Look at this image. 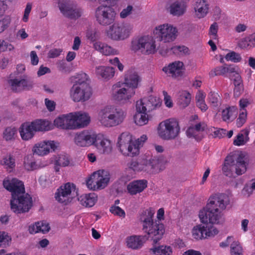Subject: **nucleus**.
Here are the masks:
<instances>
[{"mask_svg": "<svg viewBox=\"0 0 255 255\" xmlns=\"http://www.w3.org/2000/svg\"><path fill=\"white\" fill-rule=\"evenodd\" d=\"M235 71L236 66L235 65L225 64L212 69L209 72V75L211 78L217 76H225L227 74L234 73Z\"/></svg>", "mask_w": 255, "mask_h": 255, "instance_id": "bb28decb", "label": "nucleus"}, {"mask_svg": "<svg viewBox=\"0 0 255 255\" xmlns=\"http://www.w3.org/2000/svg\"><path fill=\"white\" fill-rule=\"evenodd\" d=\"M69 160L67 155L60 154L55 161V165L61 166H66L69 164Z\"/></svg>", "mask_w": 255, "mask_h": 255, "instance_id": "864d4df0", "label": "nucleus"}, {"mask_svg": "<svg viewBox=\"0 0 255 255\" xmlns=\"http://www.w3.org/2000/svg\"><path fill=\"white\" fill-rule=\"evenodd\" d=\"M3 186L6 189L11 193V199H14L25 193L23 183L16 179L3 181Z\"/></svg>", "mask_w": 255, "mask_h": 255, "instance_id": "f3484780", "label": "nucleus"}, {"mask_svg": "<svg viewBox=\"0 0 255 255\" xmlns=\"http://www.w3.org/2000/svg\"><path fill=\"white\" fill-rule=\"evenodd\" d=\"M8 83L13 91L18 92L22 91V86L21 85V79L19 80L17 78L10 79L8 81Z\"/></svg>", "mask_w": 255, "mask_h": 255, "instance_id": "49530a36", "label": "nucleus"}, {"mask_svg": "<svg viewBox=\"0 0 255 255\" xmlns=\"http://www.w3.org/2000/svg\"><path fill=\"white\" fill-rule=\"evenodd\" d=\"M139 81L138 75L132 70H128L125 75V84L128 88L134 90L137 87Z\"/></svg>", "mask_w": 255, "mask_h": 255, "instance_id": "c756f323", "label": "nucleus"}, {"mask_svg": "<svg viewBox=\"0 0 255 255\" xmlns=\"http://www.w3.org/2000/svg\"><path fill=\"white\" fill-rule=\"evenodd\" d=\"M58 6L62 14L69 18L76 19L82 15V10L81 8H74L66 0H60Z\"/></svg>", "mask_w": 255, "mask_h": 255, "instance_id": "6ab92c4d", "label": "nucleus"}, {"mask_svg": "<svg viewBox=\"0 0 255 255\" xmlns=\"http://www.w3.org/2000/svg\"><path fill=\"white\" fill-rule=\"evenodd\" d=\"M96 74L105 79L112 78L115 74V69L111 67L99 66L96 68Z\"/></svg>", "mask_w": 255, "mask_h": 255, "instance_id": "f704fd0d", "label": "nucleus"}, {"mask_svg": "<svg viewBox=\"0 0 255 255\" xmlns=\"http://www.w3.org/2000/svg\"><path fill=\"white\" fill-rule=\"evenodd\" d=\"M156 51V45L155 41L151 36H149L147 38V42L145 46V51L143 54H153Z\"/></svg>", "mask_w": 255, "mask_h": 255, "instance_id": "79ce46f5", "label": "nucleus"}, {"mask_svg": "<svg viewBox=\"0 0 255 255\" xmlns=\"http://www.w3.org/2000/svg\"><path fill=\"white\" fill-rule=\"evenodd\" d=\"M21 85L22 86V90H30L33 87L32 82L30 80H27L25 79H21Z\"/></svg>", "mask_w": 255, "mask_h": 255, "instance_id": "338daca9", "label": "nucleus"}, {"mask_svg": "<svg viewBox=\"0 0 255 255\" xmlns=\"http://www.w3.org/2000/svg\"><path fill=\"white\" fill-rule=\"evenodd\" d=\"M143 36L136 38L131 41V49L134 51H140L142 53Z\"/></svg>", "mask_w": 255, "mask_h": 255, "instance_id": "37998d69", "label": "nucleus"}, {"mask_svg": "<svg viewBox=\"0 0 255 255\" xmlns=\"http://www.w3.org/2000/svg\"><path fill=\"white\" fill-rule=\"evenodd\" d=\"M13 49L14 46L11 44L4 40H0V52L7 50L10 51Z\"/></svg>", "mask_w": 255, "mask_h": 255, "instance_id": "052dcab7", "label": "nucleus"}, {"mask_svg": "<svg viewBox=\"0 0 255 255\" xmlns=\"http://www.w3.org/2000/svg\"><path fill=\"white\" fill-rule=\"evenodd\" d=\"M113 98L119 102L125 103L127 102L135 94V91L133 89L128 88H122L119 89H116L117 88H120V84H117L113 86Z\"/></svg>", "mask_w": 255, "mask_h": 255, "instance_id": "a211bd4d", "label": "nucleus"}, {"mask_svg": "<svg viewBox=\"0 0 255 255\" xmlns=\"http://www.w3.org/2000/svg\"><path fill=\"white\" fill-rule=\"evenodd\" d=\"M150 238L149 235L131 236L127 238V246L129 248L136 250L142 247L144 243Z\"/></svg>", "mask_w": 255, "mask_h": 255, "instance_id": "a878e982", "label": "nucleus"}, {"mask_svg": "<svg viewBox=\"0 0 255 255\" xmlns=\"http://www.w3.org/2000/svg\"><path fill=\"white\" fill-rule=\"evenodd\" d=\"M154 32L158 35L161 41L169 42L176 38L177 30L175 27L167 24L156 27Z\"/></svg>", "mask_w": 255, "mask_h": 255, "instance_id": "2eb2a0df", "label": "nucleus"}, {"mask_svg": "<svg viewBox=\"0 0 255 255\" xmlns=\"http://www.w3.org/2000/svg\"><path fill=\"white\" fill-rule=\"evenodd\" d=\"M154 215V212L151 208L146 209L140 214L139 220L142 223L144 232L147 233L156 244L161 239L165 232L164 226L161 223L164 215L163 208H160L157 211V220H153Z\"/></svg>", "mask_w": 255, "mask_h": 255, "instance_id": "f03ea898", "label": "nucleus"}, {"mask_svg": "<svg viewBox=\"0 0 255 255\" xmlns=\"http://www.w3.org/2000/svg\"><path fill=\"white\" fill-rule=\"evenodd\" d=\"M110 212L114 215L119 217L125 218L126 217L125 211L119 206H111L110 208Z\"/></svg>", "mask_w": 255, "mask_h": 255, "instance_id": "5fc2aeb1", "label": "nucleus"}, {"mask_svg": "<svg viewBox=\"0 0 255 255\" xmlns=\"http://www.w3.org/2000/svg\"><path fill=\"white\" fill-rule=\"evenodd\" d=\"M207 128V125L204 122H199L194 126L189 127L186 130V134L188 137H193L199 141L203 137L200 132L204 131Z\"/></svg>", "mask_w": 255, "mask_h": 255, "instance_id": "b1692460", "label": "nucleus"}, {"mask_svg": "<svg viewBox=\"0 0 255 255\" xmlns=\"http://www.w3.org/2000/svg\"><path fill=\"white\" fill-rule=\"evenodd\" d=\"M191 100V94L187 91H182L180 93L177 102L181 108H185L189 106Z\"/></svg>", "mask_w": 255, "mask_h": 255, "instance_id": "e433bc0d", "label": "nucleus"}, {"mask_svg": "<svg viewBox=\"0 0 255 255\" xmlns=\"http://www.w3.org/2000/svg\"><path fill=\"white\" fill-rule=\"evenodd\" d=\"M1 163L9 172H11L15 167V159L10 155L3 157Z\"/></svg>", "mask_w": 255, "mask_h": 255, "instance_id": "ea45409f", "label": "nucleus"}, {"mask_svg": "<svg viewBox=\"0 0 255 255\" xmlns=\"http://www.w3.org/2000/svg\"><path fill=\"white\" fill-rule=\"evenodd\" d=\"M229 197L222 193L211 196L206 209L200 211L199 217L204 225H199L192 229V236L196 240L213 237L219 233L213 224L219 223L221 211L226 209L229 204Z\"/></svg>", "mask_w": 255, "mask_h": 255, "instance_id": "f257e3e1", "label": "nucleus"}, {"mask_svg": "<svg viewBox=\"0 0 255 255\" xmlns=\"http://www.w3.org/2000/svg\"><path fill=\"white\" fill-rule=\"evenodd\" d=\"M218 25L216 22L213 23L210 26L209 34L212 38L215 39L217 37Z\"/></svg>", "mask_w": 255, "mask_h": 255, "instance_id": "69168bd1", "label": "nucleus"}, {"mask_svg": "<svg viewBox=\"0 0 255 255\" xmlns=\"http://www.w3.org/2000/svg\"><path fill=\"white\" fill-rule=\"evenodd\" d=\"M50 229L49 223L46 221H39L29 226L28 231L31 234H35L37 233L45 234L48 233Z\"/></svg>", "mask_w": 255, "mask_h": 255, "instance_id": "2f4dec72", "label": "nucleus"}, {"mask_svg": "<svg viewBox=\"0 0 255 255\" xmlns=\"http://www.w3.org/2000/svg\"><path fill=\"white\" fill-rule=\"evenodd\" d=\"M184 64L180 61H175L163 68L162 70L169 76L177 78L183 75L184 73Z\"/></svg>", "mask_w": 255, "mask_h": 255, "instance_id": "5701e85b", "label": "nucleus"}, {"mask_svg": "<svg viewBox=\"0 0 255 255\" xmlns=\"http://www.w3.org/2000/svg\"><path fill=\"white\" fill-rule=\"evenodd\" d=\"M171 51L176 55H182L188 53L189 49L185 46H175L170 49Z\"/></svg>", "mask_w": 255, "mask_h": 255, "instance_id": "8fccbe9b", "label": "nucleus"}, {"mask_svg": "<svg viewBox=\"0 0 255 255\" xmlns=\"http://www.w3.org/2000/svg\"><path fill=\"white\" fill-rule=\"evenodd\" d=\"M24 168L29 171L34 170L36 169L37 165L35 161H25L24 162Z\"/></svg>", "mask_w": 255, "mask_h": 255, "instance_id": "774afa93", "label": "nucleus"}, {"mask_svg": "<svg viewBox=\"0 0 255 255\" xmlns=\"http://www.w3.org/2000/svg\"><path fill=\"white\" fill-rule=\"evenodd\" d=\"M133 10V6L131 5H128L126 8H124L120 12V17L122 18H125L128 16Z\"/></svg>", "mask_w": 255, "mask_h": 255, "instance_id": "0e129e2a", "label": "nucleus"}, {"mask_svg": "<svg viewBox=\"0 0 255 255\" xmlns=\"http://www.w3.org/2000/svg\"><path fill=\"white\" fill-rule=\"evenodd\" d=\"M150 251L155 255H171L172 249L170 246H160L158 247L153 248Z\"/></svg>", "mask_w": 255, "mask_h": 255, "instance_id": "58836bf2", "label": "nucleus"}, {"mask_svg": "<svg viewBox=\"0 0 255 255\" xmlns=\"http://www.w3.org/2000/svg\"><path fill=\"white\" fill-rule=\"evenodd\" d=\"M92 95V89L89 84H73L70 90V97L75 102H85Z\"/></svg>", "mask_w": 255, "mask_h": 255, "instance_id": "1a4fd4ad", "label": "nucleus"}, {"mask_svg": "<svg viewBox=\"0 0 255 255\" xmlns=\"http://www.w3.org/2000/svg\"><path fill=\"white\" fill-rule=\"evenodd\" d=\"M97 135L91 131L84 130L77 133L75 137V142L79 146L86 147L94 145Z\"/></svg>", "mask_w": 255, "mask_h": 255, "instance_id": "dca6fc26", "label": "nucleus"}, {"mask_svg": "<svg viewBox=\"0 0 255 255\" xmlns=\"http://www.w3.org/2000/svg\"><path fill=\"white\" fill-rule=\"evenodd\" d=\"M234 77V84L235 88L234 90V94L235 95H239L240 94V91L242 88V80L241 76L236 70L234 73H231Z\"/></svg>", "mask_w": 255, "mask_h": 255, "instance_id": "a19ab883", "label": "nucleus"}, {"mask_svg": "<svg viewBox=\"0 0 255 255\" xmlns=\"http://www.w3.org/2000/svg\"><path fill=\"white\" fill-rule=\"evenodd\" d=\"M94 46L95 49L105 55H116L118 54L117 50L114 49L112 47L100 42H96Z\"/></svg>", "mask_w": 255, "mask_h": 255, "instance_id": "c9c22d12", "label": "nucleus"}, {"mask_svg": "<svg viewBox=\"0 0 255 255\" xmlns=\"http://www.w3.org/2000/svg\"><path fill=\"white\" fill-rule=\"evenodd\" d=\"M131 29L123 24L115 23L110 26L106 30L107 36L114 40H124L127 38L130 32Z\"/></svg>", "mask_w": 255, "mask_h": 255, "instance_id": "f8f14e48", "label": "nucleus"}, {"mask_svg": "<svg viewBox=\"0 0 255 255\" xmlns=\"http://www.w3.org/2000/svg\"><path fill=\"white\" fill-rule=\"evenodd\" d=\"M147 112L142 111H137L134 116V121L136 125L142 126L147 124L148 122Z\"/></svg>", "mask_w": 255, "mask_h": 255, "instance_id": "4c0bfd02", "label": "nucleus"}, {"mask_svg": "<svg viewBox=\"0 0 255 255\" xmlns=\"http://www.w3.org/2000/svg\"><path fill=\"white\" fill-rule=\"evenodd\" d=\"M116 15V13L114 9L107 5H100L95 10L96 20L102 26H108L113 23Z\"/></svg>", "mask_w": 255, "mask_h": 255, "instance_id": "6e6552de", "label": "nucleus"}, {"mask_svg": "<svg viewBox=\"0 0 255 255\" xmlns=\"http://www.w3.org/2000/svg\"><path fill=\"white\" fill-rule=\"evenodd\" d=\"M180 128L178 122L175 119H169L159 123L157 128L159 136L164 140L176 138L179 135Z\"/></svg>", "mask_w": 255, "mask_h": 255, "instance_id": "423d86ee", "label": "nucleus"}, {"mask_svg": "<svg viewBox=\"0 0 255 255\" xmlns=\"http://www.w3.org/2000/svg\"><path fill=\"white\" fill-rule=\"evenodd\" d=\"M11 239L8 234L4 231H0V247L5 248L9 245Z\"/></svg>", "mask_w": 255, "mask_h": 255, "instance_id": "de8ad7c7", "label": "nucleus"}, {"mask_svg": "<svg viewBox=\"0 0 255 255\" xmlns=\"http://www.w3.org/2000/svg\"><path fill=\"white\" fill-rule=\"evenodd\" d=\"M111 175L110 172L104 169L94 172L87 181V187L94 191L103 189L108 184Z\"/></svg>", "mask_w": 255, "mask_h": 255, "instance_id": "0eeeda50", "label": "nucleus"}, {"mask_svg": "<svg viewBox=\"0 0 255 255\" xmlns=\"http://www.w3.org/2000/svg\"><path fill=\"white\" fill-rule=\"evenodd\" d=\"M73 119L76 129L87 126L90 121L89 115L81 112L73 113Z\"/></svg>", "mask_w": 255, "mask_h": 255, "instance_id": "473e14b6", "label": "nucleus"}, {"mask_svg": "<svg viewBox=\"0 0 255 255\" xmlns=\"http://www.w3.org/2000/svg\"><path fill=\"white\" fill-rule=\"evenodd\" d=\"M15 133L16 129L15 128L8 127L5 129L3 132V137L6 140H10L13 138Z\"/></svg>", "mask_w": 255, "mask_h": 255, "instance_id": "680f3d73", "label": "nucleus"}, {"mask_svg": "<svg viewBox=\"0 0 255 255\" xmlns=\"http://www.w3.org/2000/svg\"><path fill=\"white\" fill-rule=\"evenodd\" d=\"M54 124L57 127L63 129H76L73 119V113L59 116L54 120Z\"/></svg>", "mask_w": 255, "mask_h": 255, "instance_id": "aec40b11", "label": "nucleus"}, {"mask_svg": "<svg viewBox=\"0 0 255 255\" xmlns=\"http://www.w3.org/2000/svg\"><path fill=\"white\" fill-rule=\"evenodd\" d=\"M231 255H243V249L238 242H233L231 244Z\"/></svg>", "mask_w": 255, "mask_h": 255, "instance_id": "09e8293b", "label": "nucleus"}, {"mask_svg": "<svg viewBox=\"0 0 255 255\" xmlns=\"http://www.w3.org/2000/svg\"><path fill=\"white\" fill-rule=\"evenodd\" d=\"M142 171L147 172H157L162 169V162L161 159L154 157L141 160Z\"/></svg>", "mask_w": 255, "mask_h": 255, "instance_id": "412c9836", "label": "nucleus"}, {"mask_svg": "<svg viewBox=\"0 0 255 255\" xmlns=\"http://www.w3.org/2000/svg\"><path fill=\"white\" fill-rule=\"evenodd\" d=\"M248 163L245 160V156L243 153L237 157L228 155L224 161L222 170L223 174L229 177H235L236 175L243 174L247 171Z\"/></svg>", "mask_w": 255, "mask_h": 255, "instance_id": "20e7f679", "label": "nucleus"}, {"mask_svg": "<svg viewBox=\"0 0 255 255\" xmlns=\"http://www.w3.org/2000/svg\"><path fill=\"white\" fill-rule=\"evenodd\" d=\"M209 102L213 107H217L220 105V97L217 93L210 92L208 95Z\"/></svg>", "mask_w": 255, "mask_h": 255, "instance_id": "a18cd8bd", "label": "nucleus"}, {"mask_svg": "<svg viewBox=\"0 0 255 255\" xmlns=\"http://www.w3.org/2000/svg\"><path fill=\"white\" fill-rule=\"evenodd\" d=\"M161 105L160 99L156 97L150 96L144 97L136 102L137 111L150 112L159 108Z\"/></svg>", "mask_w": 255, "mask_h": 255, "instance_id": "ddd939ff", "label": "nucleus"}, {"mask_svg": "<svg viewBox=\"0 0 255 255\" xmlns=\"http://www.w3.org/2000/svg\"><path fill=\"white\" fill-rule=\"evenodd\" d=\"M234 108L228 107L223 110L222 112V118L224 121L229 122L233 116Z\"/></svg>", "mask_w": 255, "mask_h": 255, "instance_id": "603ef678", "label": "nucleus"}, {"mask_svg": "<svg viewBox=\"0 0 255 255\" xmlns=\"http://www.w3.org/2000/svg\"><path fill=\"white\" fill-rule=\"evenodd\" d=\"M147 186V181L145 179L134 180L127 186L128 193L131 195H136L142 192Z\"/></svg>", "mask_w": 255, "mask_h": 255, "instance_id": "cd10ccee", "label": "nucleus"}, {"mask_svg": "<svg viewBox=\"0 0 255 255\" xmlns=\"http://www.w3.org/2000/svg\"><path fill=\"white\" fill-rule=\"evenodd\" d=\"M247 117V110L241 111L239 117L237 119V126L241 127L246 122Z\"/></svg>", "mask_w": 255, "mask_h": 255, "instance_id": "13d9d810", "label": "nucleus"}, {"mask_svg": "<svg viewBox=\"0 0 255 255\" xmlns=\"http://www.w3.org/2000/svg\"><path fill=\"white\" fill-rule=\"evenodd\" d=\"M32 9V3L30 2H28L26 4V7L24 9V14L22 18V20L26 22L28 20V17L29 13Z\"/></svg>", "mask_w": 255, "mask_h": 255, "instance_id": "e2e57ef3", "label": "nucleus"}, {"mask_svg": "<svg viewBox=\"0 0 255 255\" xmlns=\"http://www.w3.org/2000/svg\"><path fill=\"white\" fill-rule=\"evenodd\" d=\"M187 5L183 0H177L173 2L169 8L170 13L174 16H180L184 14Z\"/></svg>", "mask_w": 255, "mask_h": 255, "instance_id": "c85d7f7f", "label": "nucleus"}, {"mask_svg": "<svg viewBox=\"0 0 255 255\" xmlns=\"http://www.w3.org/2000/svg\"><path fill=\"white\" fill-rule=\"evenodd\" d=\"M88 78V76L86 73L83 72L79 73L75 77L76 80L74 84H88L87 83Z\"/></svg>", "mask_w": 255, "mask_h": 255, "instance_id": "bf43d9fd", "label": "nucleus"}, {"mask_svg": "<svg viewBox=\"0 0 255 255\" xmlns=\"http://www.w3.org/2000/svg\"><path fill=\"white\" fill-rule=\"evenodd\" d=\"M94 145L101 153L109 154L112 151V146L110 140L105 138L102 134H98L94 143Z\"/></svg>", "mask_w": 255, "mask_h": 255, "instance_id": "393cba45", "label": "nucleus"}, {"mask_svg": "<svg viewBox=\"0 0 255 255\" xmlns=\"http://www.w3.org/2000/svg\"><path fill=\"white\" fill-rule=\"evenodd\" d=\"M32 205V198L28 194L24 193L10 200L11 209L17 214L28 212Z\"/></svg>", "mask_w": 255, "mask_h": 255, "instance_id": "9b49d317", "label": "nucleus"}, {"mask_svg": "<svg viewBox=\"0 0 255 255\" xmlns=\"http://www.w3.org/2000/svg\"><path fill=\"white\" fill-rule=\"evenodd\" d=\"M225 58L227 61H230L235 63L239 62L242 60L240 54L235 51H230L226 55Z\"/></svg>", "mask_w": 255, "mask_h": 255, "instance_id": "3c124183", "label": "nucleus"}, {"mask_svg": "<svg viewBox=\"0 0 255 255\" xmlns=\"http://www.w3.org/2000/svg\"><path fill=\"white\" fill-rule=\"evenodd\" d=\"M80 203L85 207H93L97 201V196L95 193L82 195L78 198Z\"/></svg>", "mask_w": 255, "mask_h": 255, "instance_id": "72a5a7b5", "label": "nucleus"}, {"mask_svg": "<svg viewBox=\"0 0 255 255\" xmlns=\"http://www.w3.org/2000/svg\"><path fill=\"white\" fill-rule=\"evenodd\" d=\"M51 124L45 120H35L31 122H25L21 124L19 132L22 140L31 139L37 131H48L50 129Z\"/></svg>", "mask_w": 255, "mask_h": 255, "instance_id": "39448f33", "label": "nucleus"}, {"mask_svg": "<svg viewBox=\"0 0 255 255\" xmlns=\"http://www.w3.org/2000/svg\"><path fill=\"white\" fill-rule=\"evenodd\" d=\"M76 190L75 185L69 182L61 185L57 189L55 198L59 203L67 204L71 201L72 192Z\"/></svg>", "mask_w": 255, "mask_h": 255, "instance_id": "4468645a", "label": "nucleus"}, {"mask_svg": "<svg viewBox=\"0 0 255 255\" xmlns=\"http://www.w3.org/2000/svg\"><path fill=\"white\" fill-rule=\"evenodd\" d=\"M249 131H245V134L246 138L245 139V135L243 133H239L236 137L234 140V144L237 146H241L244 145L249 139L248 137Z\"/></svg>", "mask_w": 255, "mask_h": 255, "instance_id": "c03bdc74", "label": "nucleus"}, {"mask_svg": "<svg viewBox=\"0 0 255 255\" xmlns=\"http://www.w3.org/2000/svg\"><path fill=\"white\" fill-rule=\"evenodd\" d=\"M129 169L128 171L130 172L131 170L133 171H141L143 170V168H142V163L141 161L140 162H138L136 161H131L128 166Z\"/></svg>", "mask_w": 255, "mask_h": 255, "instance_id": "4d7b16f0", "label": "nucleus"}, {"mask_svg": "<svg viewBox=\"0 0 255 255\" xmlns=\"http://www.w3.org/2000/svg\"><path fill=\"white\" fill-rule=\"evenodd\" d=\"M10 22L11 19L9 16H5L0 19V33L9 27Z\"/></svg>", "mask_w": 255, "mask_h": 255, "instance_id": "6e6d98bb", "label": "nucleus"}, {"mask_svg": "<svg viewBox=\"0 0 255 255\" xmlns=\"http://www.w3.org/2000/svg\"><path fill=\"white\" fill-rule=\"evenodd\" d=\"M118 147L125 155L134 156L138 154L137 145H134L131 136L127 133H122L119 137Z\"/></svg>", "mask_w": 255, "mask_h": 255, "instance_id": "9d476101", "label": "nucleus"}, {"mask_svg": "<svg viewBox=\"0 0 255 255\" xmlns=\"http://www.w3.org/2000/svg\"><path fill=\"white\" fill-rule=\"evenodd\" d=\"M127 116V112L123 109L113 106H107L98 112V120L101 125L112 128L121 124Z\"/></svg>", "mask_w": 255, "mask_h": 255, "instance_id": "7ed1b4c3", "label": "nucleus"}, {"mask_svg": "<svg viewBox=\"0 0 255 255\" xmlns=\"http://www.w3.org/2000/svg\"><path fill=\"white\" fill-rule=\"evenodd\" d=\"M57 146L52 140L43 141L33 146L32 151L38 155L43 156L47 154L50 151H55Z\"/></svg>", "mask_w": 255, "mask_h": 255, "instance_id": "4be33fe9", "label": "nucleus"}, {"mask_svg": "<svg viewBox=\"0 0 255 255\" xmlns=\"http://www.w3.org/2000/svg\"><path fill=\"white\" fill-rule=\"evenodd\" d=\"M194 10L198 18L205 17L209 10V5L206 0H195Z\"/></svg>", "mask_w": 255, "mask_h": 255, "instance_id": "7c9ffc66", "label": "nucleus"}]
</instances>
